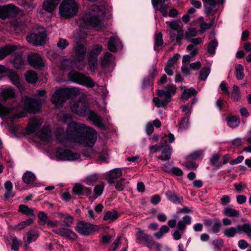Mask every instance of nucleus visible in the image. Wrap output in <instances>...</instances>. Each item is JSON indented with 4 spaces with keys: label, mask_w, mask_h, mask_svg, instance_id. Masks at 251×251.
Returning <instances> with one entry per match:
<instances>
[{
    "label": "nucleus",
    "mask_w": 251,
    "mask_h": 251,
    "mask_svg": "<svg viewBox=\"0 0 251 251\" xmlns=\"http://www.w3.org/2000/svg\"><path fill=\"white\" fill-rule=\"evenodd\" d=\"M68 75L70 80L87 87L92 88L95 85V82L89 76L79 72L71 71Z\"/></svg>",
    "instance_id": "obj_9"
},
{
    "label": "nucleus",
    "mask_w": 251,
    "mask_h": 251,
    "mask_svg": "<svg viewBox=\"0 0 251 251\" xmlns=\"http://www.w3.org/2000/svg\"><path fill=\"white\" fill-rule=\"evenodd\" d=\"M196 94L197 91L193 88L186 89L184 90L181 95V98L182 99H187L192 96L196 95Z\"/></svg>",
    "instance_id": "obj_44"
},
{
    "label": "nucleus",
    "mask_w": 251,
    "mask_h": 251,
    "mask_svg": "<svg viewBox=\"0 0 251 251\" xmlns=\"http://www.w3.org/2000/svg\"><path fill=\"white\" fill-rule=\"evenodd\" d=\"M89 16L83 17L82 21L83 25L81 26L88 28V26L93 27L96 30H100L103 25L101 20L99 18V15L100 11L99 6L97 5H93L88 8Z\"/></svg>",
    "instance_id": "obj_5"
},
{
    "label": "nucleus",
    "mask_w": 251,
    "mask_h": 251,
    "mask_svg": "<svg viewBox=\"0 0 251 251\" xmlns=\"http://www.w3.org/2000/svg\"><path fill=\"white\" fill-rule=\"evenodd\" d=\"M102 50V46L101 45L95 46L88 54L98 57Z\"/></svg>",
    "instance_id": "obj_53"
},
{
    "label": "nucleus",
    "mask_w": 251,
    "mask_h": 251,
    "mask_svg": "<svg viewBox=\"0 0 251 251\" xmlns=\"http://www.w3.org/2000/svg\"><path fill=\"white\" fill-rule=\"evenodd\" d=\"M38 222L40 225H44L47 222L48 219V216L47 214L44 213V212H40L38 215Z\"/></svg>",
    "instance_id": "obj_59"
},
{
    "label": "nucleus",
    "mask_w": 251,
    "mask_h": 251,
    "mask_svg": "<svg viewBox=\"0 0 251 251\" xmlns=\"http://www.w3.org/2000/svg\"><path fill=\"white\" fill-rule=\"evenodd\" d=\"M128 183V181L125 178H121L116 183L115 188L119 191H123Z\"/></svg>",
    "instance_id": "obj_46"
},
{
    "label": "nucleus",
    "mask_w": 251,
    "mask_h": 251,
    "mask_svg": "<svg viewBox=\"0 0 251 251\" xmlns=\"http://www.w3.org/2000/svg\"><path fill=\"white\" fill-rule=\"evenodd\" d=\"M191 114L189 111L185 113V115L181 119L179 122L180 127L182 128H186L188 127L189 124V118Z\"/></svg>",
    "instance_id": "obj_45"
},
{
    "label": "nucleus",
    "mask_w": 251,
    "mask_h": 251,
    "mask_svg": "<svg viewBox=\"0 0 251 251\" xmlns=\"http://www.w3.org/2000/svg\"><path fill=\"white\" fill-rule=\"evenodd\" d=\"M53 231L62 236L66 237L70 240L76 239L77 236L72 230L66 228H58L54 229Z\"/></svg>",
    "instance_id": "obj_16"
},
{
    "label": "nucleus",
    "mask_w": 251,
    "mask_h": 251,
    "mask_svg": "<svg viewBox=\"0 0 251 251\" xmlns=\"http://www.w3.org/2000/svg\"><path fill=\"white\" fill-rule=\"evenodd\" d=\"M179 56V54L176 53L168 61L167 65L169 67H173L176 63L178 59Z\"/></svg>",
    "instance_id": "obj_64"
},
{
    "label": "nucleus",
    "mask_w": 251,
    "mask_h": 251,
    "mask_svg": "<svg viewBox=\"0 0 251 251\" xmlns=\"http://www.w3.org/2000/svg\"><path fill=\"white\" fill-rule=\"evenodd\" d=\"M217 222L214 223L211 226V230L213 233H217L220 231L222 224L219 219H216Z\"/></svg>",
    "instance_id": "obj_60"
},
{
    "label": "nucleus",
    "mask_w": 251,
    "mask_h": 251,
    "mask_svg": "<svg viewBox=\"0 0 251 251\" xmlns=\"http://www.w3.org/2000/svg\"><path fill=\"white\" fill-rule=\"evenodd\" d=\"M60 15L65 18H70L76 15L78 5L74 0H63L59 6Z\"/></svg>",
    "instance_id": "obj_7"
},
{
    "label": "nucleus",
    "mask_w": 251,
    "mask_h": 251,
    "mask_svg": "<svg viewBox=\"0 0 251 251\" xmlns=\"http://www.w3.org/2000/svg\"><path fill=\"white\" fill-rule=\"evenodd\" d=\"M210 72V69L208 67H205L201 70L200 73V79L201 80H205Z\"/></svg>",
    "instance_id": "obj_56"
},
{
    "label": "nucleus",
    "mask_w": 251,
    "mask_h": 251,
    "mask_svg": "<svg viewBox=\"0 0 251 251\" xmlns=\"http://www.w3.org/2000/svg\"><path fill=\"white\" fill-rule=\"evenodd\" d=\"M226 120L228 126L231 127H235L240 124V119L237 116H230Z\"/></svg>",
    "instance_id": "obj_39"
},
{
    "label": "nucleus",
    "mask_w": 251,
    "mask_h": 251,
    "mask_svg": "<svg viewBox=\"0 0 251 251\" xmlns=\"http://www.w3.org/2000/svg\"><path fill=\"white\" fill-rule=\"evenodd\" d=\"M5 192L4 194V197L5 200H8L15 196V193L12 191L13 184L10 181H6L4 183Z\"/></svg>",
    "instance_id": "obj_27"
},
{
    "label": "nucleus",
    "mask_w": 251,
    "mask_h": 251,
    "mask_svg": "<svg viewBox=\"0 0 251 251\" xmlns=\"http://www.w3.org/2000/svg\"><path fill=\"white\" fill-rule=\"evenodd\" d=\"M170 230V228L168 226L166 225L162 226L159 230L154 233V236L157 239L161 238L165 233H168Z\"/></svg>",
    "instance_id": "obj_43"
},
{
    "label": "nucleus",
    "mask_w": 251,
    "mask_h": 251,
    "mask_svg": "<svg viewBox=\"0 0 251 251\" xmlns=\"http://www.w3.org/2000/svg\"><path fill=\"white\" fill-rule=\"evenodd\" d=\"M54 134L56 140L60 143L71 141L90 147L93 146L97 139V132L94 129L75 122L69 123L66 131L62 127L57 128Z\"/></svg>",
    "instance_id": "obj_1"
},
{
    "label": "nucleus",
    "mask_w": 251,
    "mask_h": 251,
    "mask_svg": "<svg viewBox=\"0 0 251 251\" xmlns=\"http://www.w3.org/2000/svg\"><path fill=\"white\" fill-rule=\"evenodd\" d=\"M76 231L83 235H89L94 231L99 230V227L85 221H80L77 223L75 226Z\"/></svg>",
    "instance_id": "obj_10"
},
{
    "label": "nucleus",
    "mask_w": 251,
    "mask_h": 251,
    "mask_svg": "<svg viewBox=\"0 0 251 251\" xmlns=\"http://www.w3.org/2000/svg\"><path fill=\"white\" fill-rule=\"evenodd\" d=\"M88 64L91 70L95 72L97 68L98 57L88 54Z\"/></svg>",
    "instance_id": "obj_36"
},
{
    "label": "nucleus",
    "mask_w": 251,
    "mask_h": 251,
    "mask_svg": "<svg viewBox=\"0 0 251 251\" xmlns=\"http://www.w3.org/2000/svg\"><path fill=\"white\" fill-rule=\"evenodd\" d=\"M217 46L218 42L216 40H211L208 44L207 51L211 54H214Z\"/></svg>",
    "instance_id": "obj_50"
},
{
    "label": "nucleus",
    "mask_w": 251,
    "mask_h": 251,
    "mask_svg": "<svg viewBox=\"0 0 251 251\" xmlns=\"http://www.w3.org/2000/svg\"><path fill=\"white\" fill-rule=\"evenodd\" d=\"M1 96L4 100L11 99L14 97L15 92L11 87L4 88L1 90Z\"/></svg>",
    "instance_id": "obj_29"
},
{
    "label": "nucleus",
    "mask_w": 251,
    "mask_h": 251,
    "mask_svg": "<svg viewBox=\"0 0 251 251\" xmlns=\"http://www.w3.org/2000/svg\"><path fill=\"white\" fill-rule=\"evenodd\" d=\"M119 214L117 211L115 210L108 211L105 213L103 217V220L113 222L117 220Z\"/></svg>",
    "instance_id": "obj_34"
},
{
    "label": "nucleus",
    "mask_w": 251,
    "mask_h": 251,
    "mask_svg": "<svg viewBox=\"0 0 251 251\" xmlns=\"http://www.w3.org/2000/svg\"><path fill=\"white\" fill-rule=\"evenodd\" d=\"M71 111L81 117L87 116L88 119L93 122L95 126L100 128H104L102 118L97 112L91 110L88 103L84 99H80L74 101L70 105Z\"/></svg>",
    "instance_id": "obj_2"
},
{
    "label": "nucleus",
    "mask_w": 251,
    "mask_h": 251,
    "mask_svg": "<svg viewBox=\"0 0 251 251\" xmlns=\"http://www.w3.org/2000/svg\"><path fill=\"white\" fill-rule=\"evenodd\" d=\"M98 179V176L97 174H92L86 177L84 181L88 185H92L96 183Z\"/></svg>",
    "instance_id": "obj_49"
},
{
    "label": "nucleus",
    "mask_w": 251,
    "mask_h": 251,
    "mask_svg": "<svg viewBox=\"0 0 251 251\" xmlns=\"http://www.w3.org/2000/svg\"><path fill=\"white\" fill-rule=\"evenodd\" d=\"M25 79L29 83H35L38 79L37 74L33 71H29L25 75Z\"/></svg>",
    "instance_id": "obj_35"
},
{
    "label": "nucleus",
    "mask_w": 251,
    "mask_h": 251,
    "mask_svg": "<svg viewBox=\"0 0 251 251\" xmlns=\"http://www.w3.org/2000/svg\"><path fill=\"white\" fill-rule=\"evenodd\" d=\"M223 213L224 215L230 217L238 218L240 216L239 211L230 207H225Z\"/></svg>",
    "instance_id": "obj_32"
},
{
    "label": "nucleus",
    "mask_w": 251,
    "mask_h": 251,
    "mask_svg": "<svg viewBox=\"0 0 251 251\" xmlns=\"http://www.w3.org/2000/svg\"><path fill=\"white\" fill-rule=\"evenodd\" d=\"M16 49V47L14 46H5L0 48V60L3 59Z\"/></svg>",
    "instance_id": "obj_30"
},
{
    "label": "nucleus",
    "mask_w": 251,
    "mask_h": 251,
    "mask_svg": "<svg viewBox=\"0 0 251 251\" xmlns=\"http://www.w3.org/2000/svg\"><path fill=\"white\" fill-rule=\"evenodd\" d=\"M114 61V57L112 53L106 52L101 59V64L103 67L110 65Z\"/></svg>",
    "instance_id": "obj_31"
},
{
    "label": "nucleus",
    "mask_w": 251,
    "mask_h": 251,
    "mask_svg": "<svg viewBox=\"0 0 251 251\" xmlns=\"http://www.w3.org/2000/svg\"><path fill=\"white\" fill-rule=\"evenodd\" d=\"M197 34V31L195 28H190L187 31L185 34V37L186 39L189 40L196 36Z\"/></svg>",
    "instance_id": "obj_62"
},
{
    "label": "nucleus",
    "mask_w": 251,
    "mask_h": 251,
    "mask_svg": "<svg viewBox=\"0 0 251 251\" xmlns=\"http://www.w3.org/2000/svg\"><path fill=\"white\" fill-rule=\"evenodd\" d=\"M191 218L190 216L186 215L182 218V220L178 221L176 227L178 229L185 231L186 226L191 224Z\"/></svg>",
    "instance_id": "obj_24"
},
{
    "label": "nucleus",
    "mask_w": 251,
    "mask_h": 251,
    "mask_svg": "<svg viewBox=\"0 0 251 251\" xmlns=\"http://www.w3.org/2000/svg\"><path fill=\"white\" fill-rule=\"evenodd\" d=\"M43 123V120L36 118H31L28 122L27 131L29 133L35 132L40 127Z\"/></svg>",
    "instance_id": "obj_19"
},
{
    "label": "nucleus",
    "mask_w": 251,
    "mask_h": 251,
    "mask_svg": "<svg viewBox=\"0 0 251 251\" xmlns=\"http://www.w3.org/2000/svg\"><path fill=\"white\" fill-rule=\"evenodd\" d=\"M26 240L28 244L35 241L39 237V234L36 230H30L26 233Z\"/></svg>",
    "instance_id": "obj_37"
},
{
    "label": "nucleus",
    "mask_w": 251,
    "mask_h": 251,
    "mask_svg": "<svg viewBox=\"0 0 251 251\" xmlns=\"http://www.w3.org/2000/svg\"><path fill=\"white\" fill-rule=\"evenodd\" d=\"M8 76L12 83L17 87L20 86V78L18 75L14 71H10L8 74Z\"/></svg>",
    "instance_id": "obj_40"
},
{
    "label": "nucleus",
    "mask_w": 251,
    "mask_h": 251,
    "mask_svg": "<svg viewBox=\"0 0 251 251\" xmlns=\"http://www.w3.org/2000/svg\"><path fill=\"white\" fill-rule=\"evenodd\" d=\"M104 187L105 185L103 182H102L100 184L97 185L95 187L94 189V192L95 194L96 195V198L102 195L104 189Z\"/></svg>",
    "instance_id": "obj_55"
},
{
    "label": "nucleus",
    "mask_w": 251,
    "mask_h": 251,
    "mask_svg": "<svg viewBox=\"0 0 251 251\" xmlns=\"http://www.w3.org/2000/svg\"><path fill=\"white\" fill-rule=\"evenodd\" d=\"M33 222V220L31 219H28L25 221L20 223L16 226V228L18 229H22L24 228L26 226L31 225Z\"/></svg>",
    "instance_id": "obj_58"
},
{
    "label": "nucleus",
    "mask_w": 251,
    "mask_h": 251,
    "mask_svg": "<svg viewBox=\"0 0 251 251\" xmlns=\"http://www.w3.org/2000/svg\"><path fill=\"white\" fill-rule=\"evenodd\" d=\"M27 58L29 64L33 67L37 69L44 67L42 59L38 54H31L28 56Z\"/></svg>",
    "instance_id": "obj_17"
},
{
    "label": "nucleus",
    "mask_w": 251,
    "mask_h": 251,
    "mask_svg": "<svg viewBox=\"0 0 251 251\" xmlns=\"http://www.w3.org/2000/svg\"><path fill=\"white\" fill-rule=\"evenodd\" d=\"M60 0H46L43 3V8L46 11L51 12L59 3Z\"/></svg>",
    "instance_id": "obj_23"
},
{
    "label": "nucleus",
    "mask_w": 251,
    "mask_h": 251,
    "mask_svg": "<svg viewBox=\"0 0 251 251\" xmlns=\"http://www.w3.org/2000/svg\"><path fill=\"white\" fill-rule=\"evenodd\" d=\"M161 154L157 158L162 161L168 160L171 158L172 154V148L166 143L162 149Z\"/></svg>",
    "instance_id": "obj_21"
},
{
    "label": "nucleus",
    "mask_w": 251,
    "mask_h": 251,
    "mask_svg": "<svg viewBox=\"0 0 251 251\" xmlns=\"http://www.w3.org/2000/svg\"><path fill=\"white\" fill-rule=\"evenodd\" d=\"M73 193L76 195H85L86 196H90L92 193L91 188L86 187L81 184H75L73 187Z\"/></svg>",
    "instance_id": "obj_18"
},
{
    "label": "nucleus",
    "mask_w": 251,
    "mask_h": 251,
    "mask_svg": "<svg viewBox=\"0 0 251 251\" xmlns=\"http://www.w3.org/2000/svg\"><path fill=\"white\" fill-rule=\"evenodd\" d=\"M37 135L42 140L48 141L51 138V131L48 126H44L42 129L37 133Z\"/></svg>",
    "instance_id": "obj_20"
},
{
    "label": "nucleus",
    "mask_w": 251,
    "mask_h": 251,
    "mask_svg": "<svg viewBox=\"0 0 251 251\" xmlns=\"http://www.w3.org/2000/svg\"><path fill=\"white\" fill-rule=\"evenodd\" d=\"M204 6H209L207 12L209 14L212 12L213 8L215 7L218 3L217 0H202Z\"/></svg>",
    "instance_id": "obj_42"
},
{
    "label": "nucleus",
    "mask_w": 251,
    "mask_h": 251,
    "mask_svg": "<svg viewBox=\"0 0 251 251\" xmlns=\"http://www.w3.org/2000/svg\"><path fill=\"white\" fill-rule=\"evenodd\" d=\"M119 44H121V42L118 37H110L108 43V50L111 52H116Z\"/></svg>",
    "instance_id": "obj_28"
},
{
    "label": "nucleus",
    "mask_w": 251,
    "mask_h": 251,
    "mask_svg": "<svg viewBox=\"0 0 251 251\" xmlns=\"http://www.w3.org/2000/svg\"><path fill=\"white\" fill-rule=\"evenodd\" d=\"M75 61L76 62H83L85 58L86 53L87 52L86 46L84 45H77L74 49ZM84 66V63L83 65Z\"/></svg>",
    "instance_id": "obj_14"
},
{
    "label": "nucleus",
    "mask_w": 251,
    "mask_h": 251,
    "mask_svg": "<svg viewBox=\"0 0 251 251\" xmlns=\"http://www.w3.org/2000/svg\"><path fill=\"white\" fill-rule=\"evenodd\" d=\"M22 179L25 183L30 184L33 183L35 181L36 176L32 173L30 172H27L24 174Z\"/></svg>",
    "instance_id": "obj_33"
},
{
    "label": "nucleus",
    "mask_w": 251,
    "mask_h": 251,
    "mask_svg": "<svg viewBox=\"0 0 251 251\" xmlns=\"http://www.w3.org/2000/svg\"><path fill=\"white\" fill-rule=\"evenodd\" d=\"M46 37L47 32L45 28L42 26H38L32 29L26 39L28 43L38 46L45 44Z\"/></svg>",
    "instance_id": "obj_6"
},
{
    "label": "nucleus",
    "mask_w": 251,
    "mask_h": 251,
    "mask_svg": "<svg viewBox=\"0 0 251 251\" xmlns=\"http://www.w3.org/2000/svg\"><path fill=\"white\" fill-rule=\"evenodd\" d=\"M24 64V61L21 56L17 55L15 57L13 60V64L15 68L19 69L22 67Z\"/></svg>",
    "instance_id": "obj_57"
},
{
    "label": "nucleus",
    "mask_w": 251,
    "mask_h": 251,
    "mask_svg": "<svg viewBox=\"0 0 251 251\" xmlns=\"http://www.w3.org/2000/svg\"><path fill=\"white\" fill-rule=\"evenodd\" d=\"M80 93L77 88H60L52 95L51 101L56 108H59L70 98L76 96Z\"/></svg>",
    "instance_id": "obj_4"
},
{
    "label": "nucleus",
    "mask_w": 251,
    "mask_h": 251,
    "mask_svg": "<svg viewBox=\"0 0 251 251\" xmlns=\"http://www.w3.org/2000/svg\"><path fill=\"white\" fill-rule=\"evenodd\" d=\"M166 195L171 201L175 204H182L183 202L182 197L178 196L171 191H167Z\"/></svg>",
    "instance_id": "obj_26"
},
{
    "label": "nucleus",
    "mask_w": 251,
    "mask_h": 251,
    "mask_svg": "<svg viewBox=\"0 0 251 251\" xmlns=\"http://www.w3.org/2000/svg\"><path fill=\"white\" fill-rule=\"evenodd\" d=\"M176 91L175 86H168L166 91L158 90L157 94L159 98L155 97L153 99L155 106L158 107L165 106L171 101V96L175 94Z\"/></svg>",
    "instance_id": "obj_8"
},
{
    "label": "nucleus",
    "mask_w": 251,
    "mask_h": 251,
    "mask_svg": "<svg viewBox=\"0 0 251 251\" xmlns=\"http://www.w3.org/2000/svg\"><path fill=\"white\" fill-rule=\"evenodd\" d=\"M122 176V171L120 168L112 169L106 173L105 179L109 184L115 183V180Z\"/></svg>",
    "instance_id": "obj_15"
},
{
    "label": "nucleus",
    "mask_w": 251,
    "mask_h": 251,
    "mask_svg": "<svg viewBox=\"0 0 251 251\" xmlns=\"http://www.w3.org/2000/svg\"><path fill=\"white\" fill-rule=\"evenodd\" d=\"M231 97L234 101H238L240 99V91L239 87L234 85L231 92Z\"/></svg>",
    "instance_id": "obj_48"
},
{
    "label": "nucleus",
    "mask_w": 251,
    "mask_h": 251,
    "mask_svg": "<svg viewBox=\"0 0 251 251\" xmlns=\"http://www.w3.org/2000/svg\"><path fill=\"white\" fill-rule=\"evenodd\" d=\"M58 215L59 217L61 219H63L62 222L63 224L62 225L67 226L70 227L73 223L74 219L73 217L68 213H58Z\"/></svg>",
    "instance_id": "obj_25"
},
{
    "label": "nucleus",
    "mask_w": 251,
    "mask_h": 251,
    "mask_svg": "<svg viewBox=\"0 0 251 251\" xmlns=\"http://www.w3.org/2000/svg\"><path fill=\"white\" fill-rule=\"evenodd\" d=\"M136 239L137 240L145 242V241L149 238V235L144 232L142 230H139L136 235Z\"/></svg>",
    "instance_id": "obj_51"
},
{
    "label": "nucleus",
    "mask_w": 251,
    "mask_h": 251,
    "mask_svg": "<svg viewBox=\"0 0 251 251\" xmlns=\"http://www.w3.org/2000/svg\"><path fill=\"white\" fill-rule=\"evenodd\" d=\"M166 24L170 28V37L172 41H176L179 44L180 40L183 37V31L178 29V24L176 21H167Z\"/></svg>",
    "instance_id": "obj_12"
},
{
    "label": "nucleus",
    "mask_w": 251,
    "mask_h": 251,
    "mask_svg": "<svg viewBox=\"0 0 251 251\" xmlns=\"http://www.w3.org/2000/svg\"><path fill=\"white\" fill-rule=\"evenodd\" d=\"M170 2L165 3L158 7L156 8L157 10L160 12L162 15L166 17L168 16V9L170 7Z\"/></svg>",
    "instance_id": "obj_54"
},
{
    "label": "nucleus",
    "mask_w": 251,
    "mask_h": 251,
    "mask_svg": "<svg viewBox=\"0 0 251 251\" xmlns=\"http://www.w3.org/2000/svg\"><path fill=\"white\" fill-rule=\"evenodd\" d=\"M56 157L61 160L75 161L80 157L79 153L73 152L70 150L58 148L56 152Z\"/></svg>",
    "instance_id": "obj_11"
},
{
    "label": "nucleus",
    "mask_w": 251,
    "mask_h": 251,
    "mask_svg": "<svg viewBox=\"0 0 251 251\" xmlns=\"http://www.w3.org/2000/svg\"><path fill=\"white\" fill-rule=\"evenodd\" d=\"M235 75L237 79L241 80L244 77L243 68L241 64H237L235 67Z\"/></svg>",
    "instance_id": "obj_52"
},
{
    "label": "nucleus",
    "mask_w": 251,
    "mask_h": 251,
    "mask_svg": "<svg viewBox=\"0 0 251 251\" xmlns=\"http://www.w3.org/2000/svg\"><path fill=\"white\" fill-rule=\"evenodd\" d=\"M239 229H240V234L243 232L247 233L249 238H251V225L249 224H244L243 225H239Z\"/></svg>",
    "instance_id": "obj_41"
},
{
    "label": "nucleus",
    "mask_w": 251,
    "mask_h": 251,
    "mask_svg": "<svg viewBox=\"0 0 251 251\" xmlns=\"http://www.w3.org/2000/svg\"><path fill=\"white\" fill-rule=\"evenodd\" d=\"M20 247L19 241L16 237H13L12 238V245L11 249L14 251H18Z\"/></svg>",
    "instance_id": "obj_61"
},
{
    "label": "nucleus",
    "mask_w": 251,
    "mask_h": 251,
    "mask_svg": "<svg viewBox=\"0 0 251 251\" xmlns=\"http://www.w3.org/2000/svg\"><path fill=\"white\" fill-rule=\"evenodd\" d=\"M163 44L162 39V34L159 32L155 35L154 48L156 50L157 48L161 46Z\"/></svg>",
    "instance_id": "obj_47"
},
{
    "label": "nucleus",
    "mask_w": 251,
    "mask_h": 251,
    "mask_svg": "<svg viewBox=\"0 0 251 251\" xmlns=\"http://www.w3.org/2000/svg\"><path fill=\"white\" fill-rule=\"evenodd\" d=\"M237 233L240 234L239 225L235 226H230L226 228L223 230V234L225 237L232 238L234 237Z\"/></svg>",
    "instance_id": "obj_22"
},
{
    "label": "nucleus",
    "mask_w": 251,
    "mask_h": 251,
    "mask_svg": "<svg viewBox=\"0 0 251 251\" xmlns=\"http://www.w3.org/2000/svg\"><path fill=\"white\" fill-rule=\"evenodd\" d=\"M18 13V9L12 4L0 6V18L1 19L12 17Z\"/></svg>",
    "instance_id": "obj_13"
},
{
    "label": "nucleus",
    "mask_w": 251,
    "mask_h": 251,
    "mask_svg": "<svg viewBox=\"0 0 251 251\" xmlns=\"http://www.w3.org/2000/svg\"><path fill=\"white\" fill-rule=\"evenodd\" d=\"M46 91L44 90L37 91V94L41 96L37 99H33L27 96L22 97L20 106L25 111L29 113H35L41 109V104L45 101V95Z\"/></svg>",
    "instance_id": "obj_3"
},
{
    "label": "nucleus",
    "mask_w": 251,
    "mask_h": 251,
    "mask_svg": "<svg viewBox=\"0 0 251 251\" xmlns=\"http://www.w3.org/2000/svg\"><path fill=\"white\" fill-rule=\"evenodd\" d=\"M18 211L27 216H34V209L29 208L25 204H21L19 206Z\"/></svg>",
    "instance_id": "obj_38"
},
{
    "label": "nucleus",
    "mask_w": 251,
    "mask_h": 251,
    "mask_svg": "<svg viewBox=\"0 0 251 251\" xmlns=\"http://www.w3.org/2000/svg\"><path fill=\"white\" fill-rule=\"evenodd\" d=\"M165 144V143H161L160 145H154L152 146H151L149 147V149L150 150V151L152 153H155L156 152L160 150L163 148L164 145Z\"/></svg>",
    "instance_id": "obj_63"
}]
</instances>
